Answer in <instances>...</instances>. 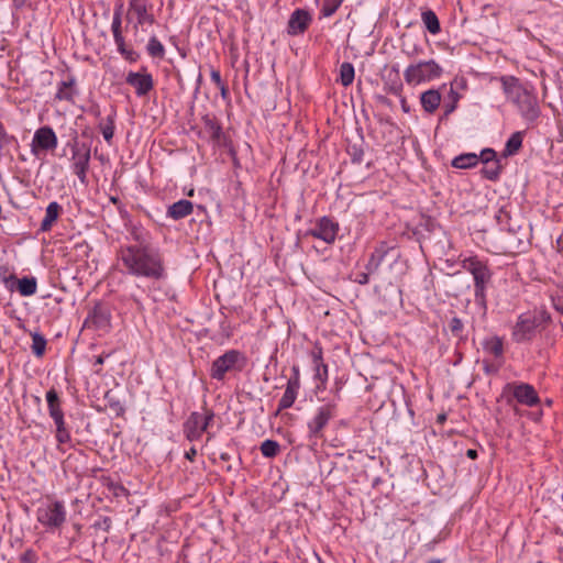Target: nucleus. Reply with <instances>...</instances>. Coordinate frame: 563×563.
Here are the masks:
<instances>
[{
	"label": "nucleus",
	"mask_w": 563,
	"mask_h": 563,
	"mask_svg": "<svg viewBox=\"0 0 563 563\" xmlns=\"http://www.w3.org/2000/svg\"><path fill=\"white\" fill-rule=\"evenodd\" d=\"M118 257L128 274L153 280L166 278L163 254L150 244L139 243L121 246Z\"/></svg>",
	"instance_id": "obj_1"
},
{
	"label": "nucleus",
	"mask_w": 563,
	"mask_h": 563,
	"mask_svg": "<svg viewBox=\"0 0 563 563\" xmlns=\"http://www.w3.org/2000/svg\"><path fill=\"white\" fill-rule=\"evenodd\" d=\"M501 85L507 99L517 107L525 120L533 122L539 118L540 108L532 89L514 76L501 77Z\"/></svg>",
	"instance_id": "obj_2"
},
{
	"label": "nucleus",
	"mask_w": 563,
	"mask_h": 563,
	"mask_svg": "<svg viewBox=\"0 0 563 563\" xmlns=\"http://www.w3.org/2000/svg\"><path fill=\"white\" fill-rule=\"evenodd\" d=\"M497 221L504 230L501 236L503 253L516 255L525 252L530 243V233L526 227L511 221L507 212L500 211Z\"/></svg>",
	"instance_id": "obj_3"
},
{
	"label": "nucleus",
	"mask_w": 563,
	"mask_h": 563,
	"mask_svg": "<svg viewBox=\"0 0 563 563\" xmlns=\"http://www.w3.org/2000/svg\"><path fill=\"white\" fill-rule=\"evenodd\" d=\"M551 322V314L544 310L521 313L512 327L511 339L516 343L531 342Z\"/></svg>",
	"instance_id": "obj_4"
},
{
	"label": "nucleus",
	"mask_w": 563,
	"mask_h": 563,
	"mask_svg": "<svg viewBox=\"0 0 563 563\" xmlns=\"http://www.w3.org/2000/svg\"><path fill=\"white\" fill-rule=\"evenodd\" d=\"M462 267L473 276L476 305L486 309V290L492 284L493 278V272L487 262L481 260L478 256H468L462 260Z\"/></svg>",
	"instance_id": "obj_5"
},
{
	"label": "nucleus",
	"mask_w": 563,
	"mask_h": 563,
	"mask_svg": "<svg viewBox=\"0 0 563 563\" xmlns=\"http://www.w3.org/2000/svg\"><path fill=\"white\" fill-rule=\"evenodd\" d=\"M246 362V356L241 351L229 350L212 362L210 377L222 382L227 374L242 372Z\"/></svg>",
	"instance_id": "obj_6"
},
{
	"label": "nucleus",
	"mask_w": 563,
	"mask_h": 563,
	"mask_svg": "<svg viewBox=\"0 0 563 563\" xmlns=\"http://www.w3.org/2000/svg\"><path fill=\"white\" fill-rule=\"evenodd\" d=\"M442 73V67L430 59L409 65L404 71V78L408 85H419L440 78Z\"/></svg>",
	"instance_id": "obj_7"
},
{
	"label": "nucleus",
	"mask_w": 563,
	"mask_h": 563,
	"mask_svg": "<svg viewBox=\"0 0 563 563\" xmlns=\"http://www.w3.org/2000/svg\"><path fill=\"white\" fill-rule=\"evenodd\" d=\"M214 418L212 410L206 409L205 413L191 412L184 422V433L190 442L198 441L206 432Z\"/></svg>",
	"instance_id": "obj_8"
},
{
	"label": "nucleus",
	"mask_w": 563,
	"mask_h": 563,
	"mask_svg": "<svg viewBox=\"0 0 563 563\" xmlns=\"http://www.w3.org/2000/svg\"><path fill=\"white\" fill-rule=\"evenodd\" d=\"M126 18L130 22L134 21V41L143 42V38H139L137 35L139 26L152 25L155 22L154 15L148 12L147 0H130Z\"/></svg>",
	"instance_id": "obj_9"
},
{
	"label": "nucleus",
	"mask_w": 563,
	"mask_h": 563,
	"mask_svg": "<svg viewBox=\"0 0 563 563\" xmlns=\"http://www.w3.org/2000/svg\"><path fill=\"white\" fill-rule=\"evenodd\" d=\"M37 521L47 528H59L66 521V509L63 501H54L40 507L36 512Z\"/></svg>",
	"instance_id": "obj_10"
},
{
	"label": "nucleus",
	"mask_w": 563,
	"mask_h": 563,
	"mask_svg": "<svg viewBox=\"0 0 563 563\" xmlns=\"http://www.w3.org/2000/svg\"><path fill=\"white\" fill-rule=\"evenodd\" d=\"M336 405L325 404L317 408L313 417L308 421L307 427L309 431V438L320 439L322 438L323 429L327 427L329 421L335 417Z\"/></svg>",
	"instance_id": "obj_11"
},
{
	"label": "nucleus",
	"mask_w": 563,
	"mask_h": 563,
	"mask_svg": "<svg viewBox=\"0 0 563 563\" xmlns=\"http://www.w3.org/2000/svg\"><path fill=\"white\" fill-rule=\"evenodd\" d=\"M73 172L82 185L88 184L87 173L90 166V147L85 143L81 145L77 141L71 145Z\"/></svg>",
	"instance_id": "obj_12"
},
{
	"label": "nucleus",
	"mask_w": 563,
	"mask_h": 563,
	"mask_svg": "<svg viewBox=\"0 0 563 563\" xmlns=\"http://www.w3.org/2000/svg\"><path fill=\"white\" fill-rule=\"evenodd\" d=\"M121 25H122L121 11L115 10L113 13L111 31L113 34L115 45L118 47V52L124 57L125 60H128L130 63H135L139 60L140 54L126 46L124 37L122 35Z\"/></svg>",
	"instance_id": "obj_13"
},
{
	"label": "nucleus",
	"mask_w": 563,
	"mask_h": 563,
	"mask_svg": "<svg viewBox=\"0 0 563 563\" xmlns=\"http://www.w3.org/2000/svg\"><path fill=\"white\" fill-rule=\"evenodd\" d=\"M111 323V312L109 307L103 302H97L89 311L84 327L96 330H108Z\"/></svg>",
	"instance_id": "obj_14"
},
{
	"label": "nucleus",
	"mask_w": 563,
	"mask_h": 563,
	"mask_svg": "<svg viewBox=\"0 0 563 563\" xmlns=\"http://www.w3.org/2000/svg\"><path fill=\"white\" fill-rule=\"evenodd\" d=\"M57 146V136L51 126H42L34 133L31 151L37 154L38 151H52Z\"/></svg>",
	"instance_id": "obj_15"
},
{
	"label": "nucleus",
	"mask_w": 563,
	"mask_h": 563,
	"mask_svg": "<svg viewBox=\"0 0 563 563\" xmlns=\"http://www.w3.org/2000/svg\"><path fill=\"white\" fill-rule=\"evenodd\" d=\"M339 224L331 220L328 217H322L316 228L309 230L307 232L308 235H311L316 239H320L325 243H333L338 235Z\"/></svg>",
	"instance_id": "obj_16"
},
{
	"label": "nucleus",
	"mask_w": 563,
	"mask_h": 563,
	"mask_svg": "<svg viewBox=\"0 0 563 563\" xmlns=\"http://www.w3.org/2000/svg\"><path fill=\"white\" fill-rule=\"evenodd\" d=\"M125 82L134 88L136 96H146L154 88V80L147 71H130Z\"/></svg>",
	"instance_id": "obj_17"
},
{
	"label": "nucleus",
	"mask_w": 563,
	"mask_h": 563,
	"mask_svg": "<svg viewBox=\"0 0 563 563\" xmlns=\"http://www.w3.org/2000/svg\"><path fill=\"white\" fill-rule=\"evenodd\" d=\"M510 387L512 389V396L519 404L527 407H534L540 404L538 393L532 385L527 383H515Z\"/></svg>",
	"instance_id": "obj_18"
},
{
	"label": "nucleus",
	"mask_w": 563,
	"mask_h": 563,
	"mask_svg": "<svg viewBox=\"0 0 563 563\" xmlns=\"http://www.w3.org/2000/svg\"><path fill=\"white\" fill-rule=\"evenodd\" d=\"M312 21L311 14L305 9H296L289 16L287 32L289 35H300L306 32Z\"/></svg>",
	"instance_id": "obj_19"
},
{
	"label": "nucleus",
	"mask_w": 563,
	"mask_h": 563,
	"mask_svg": "<svg viewBox=\"0 0 563 563\" xmlns=\"http://www.w3.org/2000/svg\"><path fill=\"white\" fill-rule=\"evenodd\" d=\"M294 375L288 379L285 393L278 402V411L290 408L298 395L300 388L299 369L292 367Z\"/></svg>",
	"instance_id": "obj_20"
},
{
	"label": "nucleus",
	"mask_w": 563,
	"mask_h": 563,
	"mask_svg": "<svg viewBox=\"0 0 563 563\" xmlns=\"http://www.w3.org/2000/svg\"><path fill=\"white\" fill-rule=\"evenodd\" d=\"M4 283L8 288L12 289L13 284H18V290L21 296L29 297L36 292L37 283L35 277H23L16 279L14 275L4 278Z\"/></svg>",
	"instance_id": "obj_21"
},
{
	"label": "nucleus",
	"mask_w": 563,
	"mask_h": 563,
	"mask_svg": "<svg viewBox=\"0 0 563 563\" xmlns=\"http://www.w3.org/2000/svg\"><path fill=\"white\" fill-rule=\"evenodd\" d=\"M394 249L393 245H389L387 242L382 241L375 247L374 252L371 254V257L365 265V269L368 273H375L378 271L379 266L384 262L386 255Z\"/></svg>",
	"instance_id": "obj_22"
},
{
	"label": "nucleus",
	"mask_w": 563,
	"mask_h": 563,
	"mask_svg": "<svg viewBox=\"0 0 563 563\" xmlns=\"http://www.w3.org/2000/svg\"><path fill=\"white\" fill-rule=\"evenodd\" d=\"M202 123L205 128V132L209 135L211 141L216 144H221L224 140V134L222 131V126L216 119V117L210 114H205L202 118Z\"/></svg>",
	"instance_id": "obj_23"
},
{
	"label": "nucleus",
	"mask_w": 563,
	"mask_h": 563,
	"mask_svg": "<svg viewBox=\"0 0 563 563\" xmlns=\"http://www.w3.org/2000/svg\"><path fill=\"white\" fill-rule=\"evenodd\" d=\"M194 205L187 199H180L167 208L166 216L173 220H180L191 214Z\"/></svg>",
	"instance_id": "obj_24"
},
{
	"label": "nucleus",
	"mask_w": 563,
	"mask_h": 563,
	"mask_svg": "<svg viewBox=\"0 0 563 563\" xmlns=\"http://www.w3.org/2000/svg\"><path fill=\"white\" fill-rule=\"evenodd\" d=\"M420 103L427 113H434L441 103V93L437 89H429L421 93Z\"/></svg>",
	"instance_id": "obj_25"
},
{
	"label": "nucleus",
	"mask_w": 563,
	"mask_h": 563,
	"mask_svg": "<svg viewBox=\"0 0 563 563\" xmlns=\"http://www.w3.org/2000/svg\"><path fill=\"white\" fill-rule=\"evenodd\" d=\"M60 211H62V206L56 201H52L46 207L45 217L42 220L41 228H40L42 232H47L52 229L53 224L58 219Z\"/></svg>",
	"instance_id": "obj_26"
},
{
	"label": "nucleus",
	"mask_w": 563,
	"mask_h": 563,
	"mask_svg": "<svg viewBox=\"0 0 563 563\" xmlns=\"http://www.w3.org/2000/svg\"><path fill=\"white\" fill-rule=\"evenodd\" d=\"M46 401L49 417L53 420L64 417L62 401L55 388H51L49 390L46 391Z\"/></svg>",
	"instance_id": "obj_27"
},
{
	"label": "nucleus",
	"mask_w": 563,
	"mask_h": 563,
	"mask_svg": "<svg viewBox=\"0 0 563 563\" xmlns=\"http://www.w3.org/2000/svg\"><path fill=\"white\" fill-rule=\"evenodd\" d=\"M76 79L70 76L67 80H63L57 89L55 98L58 100H66L69 102H74V97L76 95Z\"/></svg>",
	"instance_id": "obj_28"
},
{
	"label": "nucleus",
	"mask_w": 563,
	"mask_h": 563,
	"mask_svg": "<svg viewBox=\"0 0 563 563\" xmlns=\"http://www.w3.org/2000/svg\"><path fill=\"white\" fill-rule=\"evenodd\" d=\"M483 349L495 357L501 358L504 354L503 339L497 335L485 339L483 342Z\"/></svg>",
	"instance_id": "obj_29"
},
{
	"label": "nucleus",
	"mask_w": 563,
	"mask_h": 563,
	"mask_svg": "<svg viewBox=\"0 0 563 563\" xmlns=\"http://www.w3.org/2000/svg\"><path fill=\"white\" fill-rule=\"evenodd\" d=\"M421 20L426 29L432 34L437 35L441 32L440 21L434 11L428 9L422 11Z\"/></svg>",
	"instance_id": "obj_30"
},
{
	"label": "nucleus",
	"mask_w": 563,
	"mask_h": 563,
	"mask_svg": "<svg viewBox=\"0 0 563 563\" xmlns=\"http://www.w3.org/2000/svg\"><path fill=\"white\" fill-rule=\"evenodd\" d=\"M99 129H100L106 142L111 144V141L114 135V129H115V111L114 110L111 111V113L106 118L104 121L99 123Z\"/></svg>",
	"instance_id": "obj_31"
},
{
	"label": "nucleus",
	"mask_w": 563,
	"mask_h": 563,
	"mask_svg": "<svg viewBox=\"0 0 563 563\" xmlns=\"http://www.w3.org/2000/svg\"><path fill=\"white\" fill-rule=\"evenodd\" d=\"M479 157L474 153H465L452 161V166L460 169L471 168L478 164Z\"/></svg>",
	"instance_id": "obj_32"
},
{
	"label": "nucleus",
	"mask_w": 563,
	"mask_h": 563,
	"mask_svg": "<svg viewBox=\"0 0 563 563\" xmlns=\"http://www.w3.org/2000/svg\"><path fill=\"white\" fill-rule=\"evenodd\" d=\"M521 145H522V132L512 133L506 143L504 155L505 156L515 155L520 150Z\"/></svg>",
	"instance_id": "obj_33"
},
{
	"label": "nucleus",
	"mask_w": 563,
	"mask_h": 563,
	"mask_svg": "<svg viewBox=\"0 0 563 563\" xmlns=\"http://www.w3.org/2000/svg\"><path fill=\"white\" fill-rule=\"evenodd\" d=\"M147 54L153 58H164L165 48L164 45L156 36H152L146 46Z\"/></svg>",
	"instance_id": "obj_34"
},
{
	"label": "nucleus",
	"mask_w": 563,
	"mask_h": 563,
	"mask_svg": "<svg viewBox=\"0 0 563 563\" xmlns=\"http://www.w3.org/2000/svg\"><path fill=\"white\" fill-rule=\"evenodd\" d=\"M501 172L500 162L485 163L481 169L484 178L489 180H497Z\"/></svg>",
	"instance_id": "obj_35"
},
{
	"label": "nucleus",
	"mask_w": 563,
	"mask_h": 563,
	"mask_svg": "<svg viewBox=\"0 0 563 563\" xmlns=\"http://www.w3.org/2000/svg\"><path fill=\"white\" fill-rule=\"evenodd\" d=\"M31 335H32V345H31L32 352L36 357H42L45 353V349H46V344H47L46 339L44 338V335H42L38 332H34Z\"/></svg>",
	"instance_id": "obj_36"
},
{
	"label": "nucleus",
	"mask_w": 563,
	"mask_h": 563,
	"mask_svg": "<svg viewBox=\"0 0 563 563\" xmlns=\"http://www.w3.org/2000/svg\"><path fill=\"white\" fill-rule=\"evenodd\" d=\"M354 66L351 63L344 62L340 66V81L344 87L350 86L354 80Z\"/></svg>",
	"instance_id": "obj_37"
},
{
	"label": "nucleus",
	"mask_w": 563,
	"mask_h": 563,
	"mask_svg": "<svg viewBox=\"0 0 563 563\" xmlns=\"http://www.w3.org/2000/svg\"><path fill=\"white\" fill-rule=\"evenodd\" d=\"M56 426V440L59 444H65L70 441V433L66 428L64 417L54 420Z\"/></svg>",
	"instance_id": "obj_38"
},
{
	"label": "nucleus",
	"mask_w": 563,
	"mask_h": 563,
	"mask_svg": "<svg viewBox=\"0 0 563 563\" xmlns=\"http://www.w3.org/2000/svg\"><path fill=\"white\" fill-rule=\"evenodd\" d=\"M449 102H445L443 106V117H449L451 113L455 111L457 108V103L461 99V95L453 88H450L448 95Z\"/></svg>",
	"instance_id": "obj_39"
},
{
	"label": "nucleus",
	"mask_w": 563,
	"mask_h": 563,
	"mask_svg": "<svg viewBox=\"0 0 563 563\" xmlns=\"http://www.w3.org/2000/svg\"><path fill=\"white\" fill-rule=\"evenodd\" d=\"M280 450V445L277 441L267 439L261 444V453L265 457H275Z\"/></svg>",
	"instance_id": "obj_40"
},
{
	"label": "nucleus",
	"mask_w": 563,
	"mask_h": 563,
	"mask_svg": "<svg viewBox=\"0 0 563 563\" xmlns=\"http://www.w3.org/2000/svg\"><path fill=\"white\" fill-rule=\"evenodd\" d=\"M449 330L451 334L456 338L460 341H463L466 339V336L463 334L464 332V323L459 317H453L449 324Z\"/></svg>",
	"instance_id": "obj_41"
},
{
	"label": "nucleus",
	"mask_w": 563,
	"mask_h": 563,
	"mask_svg": "<svg viewBox=\"0 0 563 563\" xmlns=\"http://www.w3.org/2000/svg\"><path fill=\"white\" fill-rule=\"evenodd\" d=\"M343 0H324L323 5L321 8V16L329 18L333 15L336 10L342 4Z\"/></svg>",
	"instance_id": "obj_42"
},
{
	"label": "nucleus",
	"mask_w": 563,
	"mask_h": 563,
	"mask_svg": "<svg viewBox=\"0 0 563 563\" xmlns=\"http://www.w3.org/2000/svg\"><path fill=\"white\" fill-rule=\"evenodd\" d=\"M104 399L107 401V406L117 415L121 416L124 413V407L121 405L120 400L115 398L111 391H107L104 395Z\"/></svg>",
	"instance_id": "obj_43"
},
{
	"label": "nucleus",
	"mask_w": 563,
	"mask_h": 563,
	"mask_svg": "<svg viewBox=\"0 0 563 563\" xmlns=\"http://www.w3.org/2000/svg\"><path fill=\"white\" fill-rule=\"evenodd\" d=\"M16 143V139L13 135L7 133L3 124L0 122V148L8 147L9 145Z\"/></svg>",
	"instance_id": "obj_44"
},
{
	"label": "nucleus",
	"mask_w": 563,
	"mask_h": 563,
	"mask_svg": "<svg viewBox=\"0 0 563 563\" xmlns=\"http://www.w3.org/2000/svg\"><path fill=\"white\" fill-rule=\"evenodd\" d=\"M347 152H349L353 163H357V164L362 163L364 151L361 146L354 144V145L350 146Z\"/></svg>",
	"instance_id": "obj_45"
},
{
	"label": "nucleus",
	"mask_w": 563,
	"mask_h": 563,
	"mask_svg": "<svg viewBox=\"0 0 563 563\" xmlns=\"http://www.w3.org/2000/svg\"><path fill=\"white\" fill-rule=\"evenodd\" d=\"M479 161L485 163H493V162H499L497 158L496 152L492 148H485L481 152V155L478 156Z\"/></svg>",
	"instance_id": "obj_46"
},
{
	"label": "nucleus",
	"mask_w": 563,
	"mask_h": 563,
	"mask_svg": "<svg viewBox=\"0 0 563 563\" xmlns=\"http://www.w3.org/2000/svg\"><path fill=\"white\" fill-rule=\"evenodd\" d=\"M112 526V520L110 517H101L99 520H97L92 528L98 530H103L104 532H109Z\"/></svg>",
	"instance_id": "obj_47"
},
{
	"label": "nucleus",
	"mask_w": 563,
	"mask_h": 563,
	"mask_svg": "<svg viewBox=\"0 0 563 563\" xmlns=\"http://www.w3.org/2000/svg\"><path fill=\"white\" fill-rule=\"evenodd\" d=\"M37 560L38 556L33 549H27L20 555L21 563H36Z\"/></svg>",
	"instance_id": "obj_48"
},
{
	"label": "nucleus",
	"mask_w": 563,
	"mask_h": 563,
	"mask_svg": "<svg viewBox=\"0 0 563 563\" xmlns=\"http://www.w3.org/2000/svg\"><path fill=\"white\" fill-rule=\"evenodd\" d=\"M322 354H323L322 347L317 344L311 352V357H312L314 367H320V365L325 364L323 362Z\"/></svg>",
	"instance_id": "obj_49"
},
{
	"label": "nucleus",
	"mask_w": 563,
	"mask_h": 563,
	"mask_svg": "<svg viewBox=\"0 0 563 563\" xmlns=\"http://www.w3.org/2000/svg\"><path fill=\"white\" fill-rule=\"evenodd\" d=\"M314 378L324 384L328 379V365L322 364L320 367H314Z\"/></svg>",
	"instance_id": "obj_50"
},
{
	"label": "nucleus",
	"mask_w": 563,
	"mask_h": 563,
	"mask_svg": "<svg viewBox=\"0 0 563 563\" xmlns=\"http://www.w3.org/2000/svg\"><path fill=\"white\" fill-rule=\"evenodd\" d=\"M483 365L486 374H497L501 364H495L484 361Z\"/></svg>",
	"instance_id": "obj_51"
},
{
	"label": "nucleus",
	"mask_w": 563,
	"mask_h": 563,
	"mask_svg": "<svg viewBox=\"0 0 563 563\" xmlns=\"http://www.w3.org/2000/svg\"><path fill=\"white\" fill-rule=\"evenodd\" d=\"M554 309L563 316V294L552 298Z\"/></svg>",
	"instance_id": "obj_52"
},
{
	"label": "nucleus",
	"mask_w": 563,
	"mask_h": 563,
	"mask_svg": "<svg viewBox=\"0 0 563 563\" xmlns=\"http://www.w3.org/2000/svg\"><path fill=\"white\" fill-rule=\"evenodd\" d=\"M369 274H371V273H368V271H366V272H362V273H358V274L356 275V279H355V282H356V283H358L360 285H366V284H368V282H369Z\"/></svg>",
	"instance_id": "obj_53"
},
{
	"label": "nucleus",
	"mask_w": 563,
	"mask_h": 563,
	"mask_svg": "<svg viewBox=\"0 0 563 563\" xmlns=\"http://www.w3.org/2000/svg\"><path fill=\"white\" fill-rule=\"evenodd\" d=\"M211 80L216 84V86H220L223 81L221 79L220 71L212 68L210 73Z\"/></svg>",
	"instance_id": "obj_54"
},
{
	"label": "nucleus",
	"mask_w": 563,
	"mask_h": 563,
	"mask_svg": "<svg viewBox=\"0 0 563 563\" xmlns=\"http://www.w3.org/2000/svg\"><path fill=\"white\" fill-rule=\"evenodd\" d=\"M466 86V81L464 78H455L452 82H451V87H453L455 89L456 88H465Z\"/></svg>",
	"instance_id": "obj_55"
},
{
	"label": "nucleus",
	"mask_w": 563,
	"mask_h": 563,
	"mask_svg": "<svg viewBox=\"0 0 563 563\" xmlns=\"http://www.w3.org/2000/svg\"><path fill=\"white\" fill-rule=\"evenodd\" d=\"M196 455H197V450H196L194 446H191V448H190V449L185 453V457H186L187 460L191 461V462L195 460Z\"/></svg>",
	"instance_id": "obj_56"
},
{
	"label": "nucleus",
	"mask_w": 563,
	"mask_h": 563,
	"mask_svg": "<svg viewBox=\"0 0 563 563\" xmlns=\"http://www.w3.org/2000/svg\"><path fill=\"white\" fill-rule=\"evenodd\" d=\"M218 88L220 89L222 98L227 99L229 96V90H228V87L225 86V84L222 82L220 86H218Z\"/></svg>",
	"instance_id": "obj_57"
},
{
	"label": "nucleus",
	"mask_w": 563,
	"mask_h": 563,
	"mask_svg": "<svg viewBox=\"0 0 563 563\" xmlns=\"http://www.w3.org/2000/svg\"><path fill=\"white\" fill-rule=\"evenodd\" d=\"M466 456H467L468 459L475 460V459L477 457V451H476V450H474V449H468V450L466 451Z\"/></svg>",
	"instance_id": "obj_58"
},
{
	"label": "nucleus",
	"mask_w": 563,
	"mask_h": 563,
	"mask_svg": "<svg viewBox=\"0 0 563 563\" xmlns=\"http://www.w3.org/2000/svg\"><path fill=\"white\" fill-rule=\"evenodd\" d=\"M401 88H402V85H401V84H398L397 86L391 87V91H393L395 95H398V93L401 91Z\"/></svg>",
	"instance_id": "obj_59"
},
{
	"label": "nucleus",
	"mask_w": 563,
	"mask_h": 563,
	"mask_svg": "<svg viewBox=\"0 0 563 563\" xmlns=\"http://www.w3.org/2000/svg\"><path fill=\"white\" fill-rule=\"evenodd\" d=\"M401 108L405 112H408L409 111V107L407 104V101L405 98L401 99Z\"/></svg>",
	"instance_id": "obj_60"
},
{
	"label": "nucleus",
	"mask_w": 563,
	"mask_h": 563,
	"mask_svg": "<svg viewBox=\"0 0 563 563\" xmlns=\"http://www.w3.org/2000/svg\"><path fill=\"white\" fill-rule=\"evenodd\" d=\"M104 362V358L102 355H99L97 356L96 361H95V365H102Z\"/></svg>",
	"instance_id": "obj_61"
},
{
	"label": "nucleus",
	"mask_w": 563,
	"mask_h": 563,
	"mask_svg": "<svg viewBox=\"0 0 563 563\" xmlns=\"http://www.w3.org/2000/svg\"><path fill=\"white\" fill-rule=\"evenodd\" d=\"M220 459H221L222 461H229V460H230V454H229V453H227V452L221 453V454H220Z\"/></svg>",
	"instance_id": "obj_62"
},
{
	"label": "nucleus",
	"mask_w": 563,
	"mask_h": 563,
	"mask_svg": "<svg viewBox=\"0 0 563 563\" xmlns=\"http://www.w3.org/2000/svg\"><path fill=\"white\" fill-rule=\"evenodd\" d=\"M445 419H446V416L444 413H441L438 416V422H440V423L444 422Z\"/></svg>",
	"instance_id": "obj_63"
},
{
	"label": "nucleus",
	"mask_w": 563,
	"mask_h": 563,
	"mask_svg": "<svg viewBox=\"0 0 563 563\" xmlns=\"http://www.w3.org/2000/svg\"><path fill=\"white\" fill-rule=\"evenodd\" d=\"M443 561L441 559H431L427 563H442Z\"/></svg>",
	"instance_id": "obj_64"
}]
</instances>
